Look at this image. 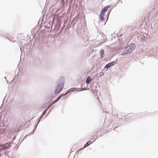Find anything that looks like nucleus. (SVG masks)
<instances>
[{
  "instance_id": "obj_10",
  "label": "nucleus",
  "mask_w": 158,
  "mask_h": 158,
  "mask_svg": "<svg viewBox=\"0 0 158 158\" xmlns=\"http://www.w3.org/2000/svg\"><path fill=\"white\" fill-rule=\"evenodd\" d=\"M91 144L90 141H88L84 145V148H85Z\"/></svg>"
},
{
  "instance_id": "obj_11",
  "label": "nucleus",
  "mask_w": 158,
  "mask_h": 158,
  "mask_svg": "<svg viewBox=\"0 0 158 158\" xmlns=\"http://www.w3.org/2000/svg\"><path fill=\"white\" fill-rule=\"evenodd\" d=\"M78 16H76L73 20V22H77L78 21Z\"/></svg>"
},
{
  "instance_id": "obj_18",
  "label": "nucleus",
  "mask_w": 158,
  "mask_h": 158,
  "mask_svg": "<svg viewBox=\"0 0 158 158\" xmlns=\"http://www.w3.org/2000/svg\"><path fill=\"white\" fill-rule=\"evenodd\" d=\"M79 150H78V152H79Z\"/></svg>"
},
{
  "instance_id": "obj_8",
  "label": "nucleus",
  "mask_w": 158,
  "mask_h": 158,
  "mask_svg": "<svg viewBox=\"0 0 158 158\" xmlns=\"http://www.w3.org/2000/svg\"><path fill=\"white\" fill-rule=\"evenodd\" d=\"M100 52L101 56V58H102L103 57V56L104 53V50L103 49H101L100 51Z\"/></svg>"
},
{
  "instance_id": "obj_1",
  "label": "nucleus",
  "mask_w": 158,
  "mask_h": 158,
  "mask_svg": "<svg viewBox=\"0 0 158 158\" xmlns=\"http://www.w3.org/2000/svg\"><path fill=\"white\" fill-rule=\"evenodd\" d=\"M65 82V78L63 77H60L58 80V85L54 90L55 94H57L62 90Z\"/></svg>"
},
{
  "instance_id": "obj_13",
  "label": "nucleus",
  "mask_w": 158,
  "mask_h": 158,
  "mask_svg": "<svg viewBox=\"0 0 158 158\" xmlns=\"http://www.w3.org/2000/svg\"><path fill=\"white\" fill-rule=\"evenodd\" d=\"M10 41L11 42H14L15 41V40H14V39H13V38H11V39H10Z\"/></svg>"
},
{
  "instance_id": "obj_3",
  "label": "nucleus",
  "mask_w": 158,
  "mask_h": 158,
  "mask_svg": "<svg viewBox=\"0 0 158 158\" xmlns=\"http://www.w3.org/2000/svg\"><path fill=\"white\" fill-rule=\"evenodd\" d=\"M73 91V90H71V89H69L68 92L60 96L56 100L54 101V102H53V104L55 103L57 101H58L60 99L61 97H62V96H65V95H67V94H68L69 92H71V91Z\"/></svg>"
},
{
  "instance_id": "obj_15",
  "label": "nucleus",
  "mask_w": 158,
  "mask_h": 158,
  "mask_svg": "<svg viewBox=\"0 0 158 158\" xmlns=\"http://www.w3.org/2000/svg\"><path fill=\"white\" fill-rule=\"evenodd\" d=\"M15 137H16V136H15V137H14V138H13V140H15Z\"/></svg>"
},
{
  "instance_id": "obj_5",
  "label": "nucleus",
  "mask_w": 158,
  "mask_h": 158,
  "mask_svg": "<svg viewBox=\"0 0 158 158\" xmlns=\"http://www.w3.org/2000/svg\"><path fill=\"white\" fill-rule=\"evenodd\" d=\"M110 7V5H108V6H107L105 7H104L103 9L102 10V11L101 12V13L103 14H104V13Z\"/></svg>"
},
{
  "instance_id": "obj_12",
  "label": "nucleus",
  "mask_w": 158,
  "mask_h": 158,
  "mask_svg": "<svg viewBox=\"0 0 158 158\" xmlns=\"http://www.w3.org/2000/svg\"><path fill=\"white\" fill-rule=\"evenodd\" d=\"M86 90V89L85 88H82V89L81 90H77V92H80V91H82V90Z\"/></svg>"
},
{
  "instance_id": "obj_9",
  "label": "nucleus",
  "mask_w": 158,
  "mask_h": 158,
  "mask_svg": "<svg viewBox=\"0 0 158 158\" xmlns=\"http://www.w3.org/2000/svg\"><path fill=\"white\" fill-rule=\"evenodd\" d=\"M104 14L101 13L100 15L99 16V18L101 20L103 21V20L104 18H103V15Z\"/></svg>"
},
{
  "instance_id": "obj_14",
  "label": "nucleus",
  "mask_w": 158,
  "mask_h": 158,
  "mask_svg": "<svg viewBox=\"0 0 158 158\" xmlns=\"http://www.w3.org/2000/svg\"><path fill=\"white\" fill-rule=\"evenodd\" d=\"M97 134H95L93 136V139L95 140L97 138H95V137H97Z\"/></svg>"
},
{
  "instance_id": "obj_17",
  "label": "nucleus",
  "mask_w": 158,
  "mask_h": 158,
  "mask_svg": "<svg viewBox=\"0 0 158 158\" xmlns=\"http://www.w3.org/2000/svg\"><path fill=\"white\" fill-rule=\"evenodd\" d=\"M82 148H81V149L80 150H81V149H82Z\"/></svg>"
},
{
  "instance_id": "obj_4",
  "label": "nucleus",
  "mask_w": 158,
  "mask_h": 158,
  "mask_svg": "<svg viewBox=\"0 0 158 158\" xmlns=\"http://www.w3.org/2000/svg\"><path fill=\"white\" fill-rule=\"evenodd\" d=\"M116 63V62L115 61L112 62H110V63L107 64L105 66L104 68L105 69H108V68H110V67L113 66Z\"/></svg>"
},
{
  "instance_id": "obj_6",
  "label": "nucleus",
  "mask_w": 158,
  "mask_h": 158,
  "mask_svg": "<svg viewBox=\"0 0 158 158\" xmlns=\"http://www.w3.org/2000/svg\"><path fill=\"white\" fill-rule=\"evenodd\" d=\"M46 110H45L43 113H42V115L40 117V118L39 119V120H38V122L37 124V125L35 126L34 129V130H35L36 128V127H37V126L38 125V124L40 122V121L41 119L43 117V116L44 115V114H46Z\"/></svg>"
},
{
  "instance_id": "obj_16",
  "label": "nucleus",
  "mask_w": 158,
  "mask_h": 158,
  "mask_svg": "<svg viewBox=\"0 0 158 158\" xmlns=\"http://www.w3.org/2000/svg\"><path fill=\"white\" fill-rule=\"evenodd\" d=\"M110 13V12H109V13L108 14V16L109 15V14Z\"/></svg>"
},
{
  "instance_id": "obj_2",
  "label": "nucleus",
  "mask_w": 158,
  "mask_h": 158,
  "mask_svg": "<svg viewBox=\"0 0 158 158\" xmlns=\"http://www.w3.org/2000/svg\"><path fill=\"white\" fill-rule=\"evenodd\" d=\"M135 48L134 44H131L126 48L124 51L121 55L122 56L127 55L128 54L131 53Z\"/></svg>"
},
{
  "instance_id": "obj_7",
  "label": "nucleus",
  "mask_w": 158,
  "mask_h": 158,
  "mask_svg": "<svg viewBox=\"0 0 158 158\" xmlns=\"http://www.w3.org/2000/svg\"><path fill=\"white\" fill-rule=\"evenodd\" d=\"M91 79H90L89 76H88L87 77L86 80V83L87 84H89L91 82Z\"/></svg>"
}]
</instances>
